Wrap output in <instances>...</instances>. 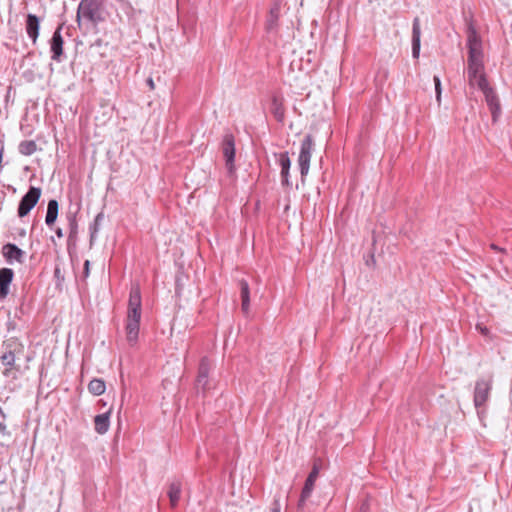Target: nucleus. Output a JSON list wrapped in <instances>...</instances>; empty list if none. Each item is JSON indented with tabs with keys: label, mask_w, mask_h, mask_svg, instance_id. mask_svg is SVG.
<instances>
[{
	"label": "nucleus",
	"mask_w": 512,
	"mask_h": 512,
	"mask_svg": "<svg viewBox=\"0 0 512 512\" xmlns=\"http://www.w3.org/2000/svg\"><path fill=\"white\" fill-rule=\"evenodd\" d=\"M84 272H85V276H87L89 273V261L88 260H86L84 263Z\"/></svg>",
	"instance_id": "obj_34"
},
{
	"label": "nucleus",
	"mask_w": 512,
	"mask_h": 512,
	"mask_svg": "<svg viewBox=\"0 0 512 512\" xmlns=\"http://www.w3.org/2000/svg\"><path fill=\"white\" fill-rule=\"evenodd\" d=\"M58 209H59V205L56 200L52 199L48 202L45 223L49 228H52V226L55 224V222L57 220Z\"/></svg>",
	"instance_id": "obj_22"
},
{
	"label": "nucleus",
	"mask_w": 512,
	"mask_h": 512,
	"mask_svg": "<svg viewBox=\"0 0 512 512\" xmlns=\"http://www.w3.org/2000/svg\"><path fill=\"white\" fill-rule=\"evenodd\" d=\"M69 255H70V258H71V262L73 263V256H72V252H71L70 248H69Z\"/></svg>",
	"instance_id": "obj_38"
},
{
	"label": "nucleus",
	"mask_w": 512,
	"mask_h": 512,
	"mask_svg": "<svg viewBox=\"0 0 512 512\" xmlns=\"http://www.w3.org/2000/svg\"><path fill=\"white\" fill-rule=\"evenodd\" d=\"M313 147H314L313 137L310 134H308L302 140L301 149H300V153H299V157H298V164H299L302 182H304V179L309 172L310 160H311Z\"/></svg>",
	"instance_id": "obj_5"
},
{
	"label": "nucleus",
	"mask_w": 512,
	"mask_h": 512,
	"mask_svg": "<svg viewBox=\"0 0 512 512\" xmlns=\"http://www.w3.org/2000/svg\"><path fill=\"white\" fill-rule=\"evenodd\" d=\"M69 225H70V236H69V238L71 240L73 238L74 230H75V227H76L75 220L74 219H70Z\"/></svg>",
	"instance_id": "obj_30"
},
{
	"label": "nucleus",
	"mask_w": 512,
	"mask_h": 512,
	"mask_svg": "<svg viewBox=\"0 0 512 512\" xmlns=\"http://www.w3.org/2000/svg\"><path fill=\"white\" fill-rule=\"evenodd\" d=\"M279 14H280V4L275 3L271 7L268 17H267V20H266V29L268 32H272L277 28Z\"/></svg>",
	"instance_id": "obj_21"
},
{
	"label": "nucleus",
	"mask_w": 512,
	"mask_h": 512,
	"mask_svg": "<svg viewBox=\"0 0 512 512\" xmlns=\"http://www.w3.org/2000/svg\"><path fill=\"white\" fill-rule=\"evenodd\" d=\"M490 246H491V248H492V249H494V250H500V249L498 248V246H496L495 244H491Z\"/></svg>",
	"instance_id": "obj_36"
},
{
	"label": "nucleus",
	"mask_w": 512,
	"mask_h": 512,
	"mask_svg": "<svg viewBox=\"0 0 512 512\" xmlns=\"http://www.w3.org/2000/svg\"><path fill=\"white\" fill-rule=\"evenodd\" d=\"M270 111L278 122H283L285 117V109L283 106V99L274 95L271 100Z\"/></svg>",
	"instance_id": "obj_20"
},
{
	"label": "nucleus",
	"mask_w": 512,
	"mask_h": 512,
	"mask_svg": "<svg viewBox=\"0 0 512 512\" xmlns=\"http://www.w3.org/2000/svg\"><path fill=\"white\" fill-rule=\"evenodd\" d=\"M6 432V424L5 422H0V433L5 434Z\"/></svg>",
	"instance_id": "obj_33"
},
{
	"label": "nucleus",
	"mask_w": 512,
	"mask_h": 512,
	"mask_svg": "<svg viewBox=\"0 0 512 512\" xmlns=\"http://www.w3.org/2000/svg\"><path fill=\"white\" fill-rule=\"evenodd\" d=\"M421 27L420 19L415 17L412 24V56L415 59L419 58L421 47Z\"/></svg>",
	"instance_id": "obj_13"
},
{
	"label": "nucleus",
	"mask_w": 512,
	"mask_h": 512,
	"mask_svg": "<svg viewBox=\"0 0 512 512\" xmlns=\"http://www.w3.org/2000/svg\"><path fill=\"white\" fill-rule=\"evenodd\" d=\"M64 26V23H61L58 25L56 31L53 34V37L51 39V52H52V59L56 61H60V57L63 53V38L61 35V30Z\"/></svg>",
	"instance_id": "obj_11"
},
{
	"label": "nucleus",
	"mask_w": 512,
	"mask_h": 512,
	"mask_svg": "<svg viewBox=\"0 0 512 512\" xmlns=\"http://www.w3.org/2000/svg\"><path fill=\"white\" fill-rule=\"evenodd\" d=\"M240 286V296H241V309L242 311L247 314L249 312L250 307V290L249 285L246 280H241L239 282Z\"/></svg>",
	"instance_id": "obj_23"
},
{
	"label": "nucleus",
	"mask_w": 512,
	"mask_h": 512,
	"mask_svg": "<svg viewBox=\"0 0 512 512\" xmlns=\"http://www.w3.org/2000/svg\"><path fill=\"white\" fill-rule=\"evenodd\" d=\"M1 361L6 366H13L15 362V355L12 351H9L2 355Z\"/></svg>",
	"instance_id": "obj_26"
},
{
	"label": "nucleus",
	"mask_w": 512,
	"mask_h": 512,
	"mask_svg": "<svg viewBox=\"0 0 512 512\" xmlns=\"http://www.w3.org/2000/svg\"><path fill=\"white\" fill-rule=\"evenodd\" d=\"M181 492H182V484L179 480H173L169 486H168V491H167V495L169 497V501H170V505L171 507H176L179 500H180V497H181Z\"/></svg>",
	"instance_id": "obj_18"
},
{
	"label": "nucleus",
	"mask_w": 512,
	"mask_h": 512,
	"mask_svg": "<svg viewBox=\"0 0 512 512\" xmlns=\"http://www.w3.org/2000/svg\"><path fill=\"white\" fill-rule=\"evenodd\" d=\"M319 471L320 466L315 461L301 491V495L297 504V512H306V501L311 496L315 482L319 476Z\"/></svg>",
	"instance_id": "obj_7"
},
{
	"label": "nucleus",
	"mask_w": 512,
	"mask_h": 512,
	"mask_svg": "<svg viewBox=\"0 0 512 512\" xmlns=\"http://www.w3.org/2000/svg\"><path fill=\"white\" fill-rule=\"evenodd\" d=\"M50 241L53 244V248H54L55 253L57 255L55 269H54V278L56 279V286H57V288L61 289V282L64 279V276L61 274L60 246L58 245V243L55 240L54 236H51Z\"/></svg>",
	"instance_id": "obj_17"
},
{
	"label": "nucleus",
	"mask_w": 512,
	"mask_h": 512,
	"mask_svg": "<svg viewBox=\"0 0 512 512\" xmlns=\"http://www.w3.org/2000/svg\"><path fill=\"white\" fill-rule=\"evenodd\" d=\"M433 81H434V84H435L436 100L440 104V102H441V93H442L441 80H440V78L438 76H434L433 77Z\"/></svg>",
	"instance_id": "obj_27"
},
{
	"label": "nucleus",
	"mask_w": 512,
	"mask_h": 512,
	"mask_svg": "<svg viewBox=\"0 0 512 512\" xmlns=\"http://www.w3.org/2000/svg\"><path fill=\"white\" fill-rule=\"evenodd\" d=\"M366 509H367L366 505H365V504H363V505L361 506V512H365V511H366Z\"/></svg>",
	"instance_id": "obj_37"
},
{
	"label": "nucleus",
	"mask_w": 512,
	"mask_h": 512,
	"mask_svg": "<svg viewBox=\"0 0 512 512\" xmlns=\"http://www.w3.org/2000/svg\"><path fill=\"white\" fill-rule=\"evenodd\" d=\"M110 413L111 408L107 412L95 416L94 425L97 433L105 434L108 431L110 426Z\"/></svg>",
	"instance_id": "obj_19"
},
{
	"label": "nucleus",
	"mask_w": 512,
	"mask_h": 512,
	"mask_svg": "<svg viewBox=\"0 0 512 512\" xmlns=\"http://www.w3.org/2000/svg\"><path fill=\"white\" fill-rule=\"evenodd\" d=\"M14 272L10 268L0 269V299H5L9 294V287L13 280Z\"/></svg>",
	"instance_id": "obj_14"
},
{
	"label": "nucleus",
	"mask_w": 512,
	"mask_h": 512,
	"mask_svg": "<svg viewBox=\"0 0 512 512\" xmlns=\"http://www.w3.org/2000/svg\"><path fill=\"white\" fill-rule=\"evenodd\" d=\"M108 16L102 0H81L77 9V20H86L94 25L104 22Z\"/></svg>",
	"instance_id": "obj_3"
},
{
	"label": "nucleus",
	"mask_w": 512,
	"mask_h": 512,
	"mask_svg": "<svg viewBox=\"0 0 512 512\" xmlns=\"http://www.w3.org/2000/svg\"><path fill=\"white\" fill-rule=\"evenodd\" d=\"M41 196V189L31 186L27 193L21 198L18 206V216H26L37 204Z\"/></svg>",
	"instance_id": "obj_9"
},
{
	"label": "nucleus",
	"mask_w": 512,
	"mask_h": 512,
	"mask_svg": "<svg viewBox=\"0 0 512 512\" xmlns=\"http://www.w3.org/2000/svg\"><path fill=\"white\" fill-rule=\"evenodd\" d=\"M2 253L8 263H12L13 261L23 263L24 251L15 244H5L2 248Z\"/></svg>",
	"instance_id": "obj_12"
},
{
	"label": "nucleus",
	"mask_w": 512,
	"mask_h": 512,
	"mask_svg": "<svg viewBox=\"0 0 512 512\" xmlns=\"http://www.w3.org/2000/svg\"><path fill=\"white\" fill-rule=\"evenodd\" d=\"M39 27H40L39 18L34 14H28L27 19H26L25 28H26L28 37L33 41V43H35L38 38Z\"/></svg>",
	"instance_id": "obj_16"
},
{
	"label": "nucleus",
	"mask_w": 512,
	"mask_h": 512,
	"mask_svg": "<svg viewBox=\"0 0 512 512\" xmlns=\"http://www.w3.org/2000/svg\"><path fill=\"white\" fill-rule=\"evenodd\" d=\"M493 386V375L489 374L487 376L479 378L475 383L474 388V406L477 409L478 414H481L485 411L486 403L489 399L491 390Z\"/></svg>",
	"instance_id": "obj_4"
},
{
	"label": "nucleus",
	"mask_w": 512,
	"mask_h": 512,
	"mask_svg": "<svg viewBox=\"0 0 512 512\" xmlns=\"http://www.w3.org/2000/svg\"><path fill=\"white\" fill-rule=\"evenodd\" d=\"M106 386L105 382L102 379H93L90 381L88 385V390L93 395H101L105 392Z\"/></svg>",
	"instance_id": "obj_25"
},
{
	"label": "nucleus",
	"mask_w": 512,
	"mask_h": 512,
	"mask_svg": "<svg viewBox=\"0 0 512 512\" xmlns=\"http://www.w3.org/2000/svg\"><path fill=\"white\" fill-rule=\"evenodd\" d=\"M271 512H281V504L279 497H275L270 509Z\"/></svg>",
	"instance_id": "obj_28"
},
{
	"label": "nucleus",
	"mask_w": 512,
	"mask_h": 512,
	"mask_svg": "<svg viewBox=\"0 0 512 512\" xmlns=\"http://www.w3.org/2000/svg\"><path fill=\"white\" fill-rule=\"evenodd\" d=\"M222 153L225 158V165L228 173L231 175L235 171L234 159H235V139L233 134L226 133L222 140Z\"/></svg>",
	"instance_id": "obj_8"
},
{
	"label": "nucleus",
	"mask_w": 512,
	"mask_h": 512,
	"mask_svg": "<svg viewBox=\"0 0 512 512\" xmlns=\"http://www.w3.org/2000/svg\"><path fill=\"white\" fill-rule=\"evenodd\" d=\"M211 363L207 357H203L199 363L198 375L196 378L197 391L205 392L210 389L209 385V372Z\"/></svg>",
	"instance_id": "obj_10"
},
{
	"label": "nucleus",
	"mask_w": 512,
	"mask_h": 512,
	"mask_svg": "<svg viewBox=\"0 0 512 512\" xmlns=\"http://www.w3.org/2000/svg\"><path fill=\"white\" fill-rule=\"evenodd\" d=\"M146 83L147 85L149 86L150 90H154L155 88V84H154V81L151 77H149L147 80H146Z\"/></svg>",
	"instance_id": "obj_31"
},
{
	"label": "nucleus",
	"mask_w": 512,
	"mask_h": 512,
	"mask_svg": "<svg viewBox=\"0 0 512 512\" xmlns=\"http://www.w3.org/2000/svg\"><path fill=\"white\" fill-rule=\"evenodd\" d=\"M6 415L4 414L2 408L0 407V422H5Z\"/></svg>",
	"instance_id": "obj_35"
},
{
	"label": "nucleus",
	"mask_w": 512,
	"mask_h": 512,
	"mask_svg": "<svg viewBox=\"0 0 512 512\" xmlns=\"http://www.w3.org/2000/svg\"><path fill=\"white\" fill-rule=\"evenodd\" d=\"M37 149V144L33 140H24L19 143L18 151L24 156L32 155Z\"/></svg>",
	"instance_id": "obj_24"
},
{
	"label": "nucleus",
	"mask_w": 512,
	"mask_h": 512,
	"mask_svg": "<svg viewBox=\"0 0 512 512\" xmlns=\"http://www.w3.org/2000/svg\"><path fill=\"white\" fill-rule=\"evenodd\" d=\"M141 291L139 285H132L129 293L127 320H126V338L130 345L136 344L139 335L141 320Z\"/></svg>",
	"instance_id": "obj_2"
},
{
	"label": "nucleus",
	"mask_w": 512,
	"mask_h": 512,
	"mask_svg": "<svg viewBox=\"0 0 512 512\" xmlns=\"http://www.w3.org/2000/svg\"><path fill=\"white\" fill-rule=\"evenodd\" d=\"M279 164L281 166V183L285 187H291L292 184L289 180V170L291 167V160L288 152H282L279 154Z\"/></svg>",
	"instance_id": "obj_15"
},
{
	"label": "nucleus",
	"mask_w": 512,
	"mask_h": 512,
	"mask_svg": "<svg viewBox=\"0 0 512 512\" xmlns=\"http://www.w3.org/2000/svg\"><path fill=\"white\" fill-rule=\"evenodd\" d=\"M104 219V215L102 213H99L94 220V231L92 232L91 236L93 237L94 233L98 230L99 225L101 224V221Z\"/></svg>",
	"instance_id": "obj_29"
},
{
	"label": "nucleus",
	"mask_w": 512,
	"mask_h": 512,
	"mask_svg": "<svg viewBox=\"0 0 512 512\" xmlns=\"http://www.w3.org/2000/svg\"><path fill=\"white\" fill-rule=\"evenodd\" d=\"M467 47H468V82L470 86L479 88L480 79L487 80L484 72L482 41L472 24L467 29Z\"/></svg>",
	"instance_id": "obj_1"
},
{
	"label": "nucleus",
	"mask_w": 512,
	"mask_h": 512,
	"mask_svg": "<svg viewBox=\"0 0 512 512\" xmlns=\"http://www.w3.org/2000/svg\"><path fill=\"white\" fill-rule=\"evenodd\" d=\"M479 89L483 92L485 96V101L492 115V121L496 122L501 113V106L496 92L489 85L488 81L484 80L483 78L480 79Z\"/></svg>",
	"instance_id": "obj_6"
},
{
	"label": "nucleus",
	"mask_w": 512,
	"mask_h": 512,
	"mask_svg": "<svg viewBox=\"0 0 512 512\" xmlns=\"http://www.w3.org/2000/svg\"><path fill=\"white\" fill-rule=\"evenodd\" d=\"M55 234H56L57 238H59V239L62 238L63 237L62 229L59 227L57 229H55Z\"/></svg>",
	"instance_id": "obj_32"
}]
</instances>
